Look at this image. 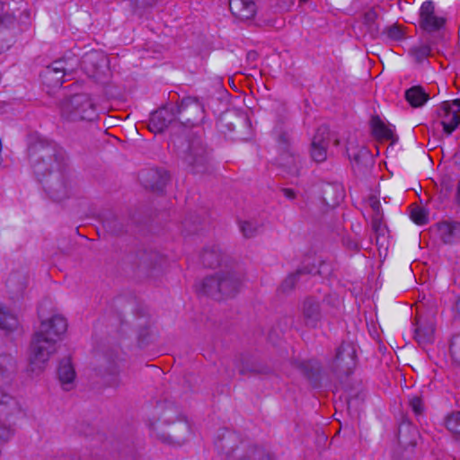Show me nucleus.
<instances>
[{
	"label": "nucleus",
	"mask_w": 460,
	"mask_h": 460,
	"mask_svg": "<svg viewBox=\"0 0 460 460\" xmlns=\"http://www.w3.org/2000/svg\"><path fill=\"white\" fill-rule=\"evenodd\" d=\"M66 329V320L60 314H53L41 320L30 345L28 366L30 372L39 375L46 369L49 358L58 350V342L62 339Z\"/></svg>",
	"instance_id": "1"
},
{
	"label": "nucleus",
	"mask_w": 460,
	"mask_h": 460,
	"mask_svg": "<svg viewBox=\"0 0 460 460\" xmlns=\"http://www.w3.org/2000/svg\"><path fill=\"white\" fill-rule=\"evenodd\" d=\"M242 284L240 274L226 270L204 279L200 290L216 300H222L234 296L240 291Z\"/></svg>",
	"instance_id": "2"
},
{
	"label": "nucleus",
	"mask_w": 460,
	"mask_h": 460,
	"mask_svg": "<svg viewBox=\"0 0 460 460\" xmlns=\"http://www.w3.org/2000/svg\"><path fill=\"white\" fill-rule=\"evenodd\" d=\"M62 116L68 120L92 119L94 115V106L85 94H77L63 102Z\"/></svg>",
	"instance_id": "3"
},
{
	"label": "nucleus",
	"mask_w": 460,
	"mask_h": 460,
	"mask_svg": "<svg viewBox=\"0 0 460 460\" xmlns=\"http://www.w3.org/2000/svg\"><path fill=\"white\" fill-rule=\"evenodd\" d=\"M13 366V358L9 355H0V411H12L18 407L15 397L10 393L11 377L9 369Z\"/></svg>",
	"instance_id": "4"
},
{
	"label": "nucleus",
	"mask_w": 460,
	"mask_h": 460,
	"mask_svg": "<svg viewBox=\"0 0 460 460\" xmlns=\"http://www.w3.org/2000/svg\"><path fill=\"white\" fill-rule=\"evenodd\" d=\"M155 416V422L150 424L153 434L164 442H174L172 435H167L164 432V426L172 424L178 420L179 413L177 408L172 404L159 406L156 409Z\"/></svg>",
	"instance_id": "5"
},
{
	"label": "nucleus",
	"mask_w": 460,
	"mask_h": 460,
	"mask_svg": "<svg viewBox=\"0 0 460 460\" xmlns=\"http://www.w3.org/2000/svg\"><path fill=\"white\" fill-rule=\"evenodd\" d=\"M184 160L194 172L199 173L206 171L208 154L200 137H194L190 140Z\"/></svg>",
	"instance_id": "6"
},
{
	"label": "nucleus",
	"mask_w": 460,
	"mask_h": 460,
	"mask_svg": "<svg viewBox=\"0 0 460 460\" xmlns=\"http://www.w3.org/2000/svg\"><path fill=\"white\" fill-rule=\"evenodd\" d=\"M438 118L443 131L452 134L460 124V99L444 102L438 111Z\"/></svg>",
	"instance_id": "7"
},
{
	"label": "nucleus",
	"mask_w": 460,
	"mask_h": 460,
	"mask_svg": "<svg viewBox=\"0 0 460 460\" xmlns=\"http://www.w3.org/2000/svg\"><path fill=\"white\" fill-rule=\"evenodd\" d=\"M420 26L426 31L432 32L440 30L446 20L435 10L432 1H425L420 8Z\"/></svg>",
	"instance_id": "8"
},
{
	"label": "nucleus",
	"mask_w": 460,
	"mask_h": 460,
	"mask_svg": "<svg viewBox=\"0 0 460 460\" xmlns=\"http://www.w3.org/2000/svg\"><path fill=\"white\" fill-rule=\"evenodd\" d=\"M180 108L171 106L164 107L155 111L150 118L148 128L154 133L163 132L171 123L176 119Z\"/></svg>",
	"instance_id": "9"
},
{
	"label": "nucleus",
	"mask_w": 460,
	"mask_h": 460,
	"mask_svg": "<svg viewBox=\"0 0 460 460\" xmlns=\"http://www.w3.org/2000/svg\"><path fill=\"white\" fill-rule=\"evenodd\" d=\"M66 75H67V69L64 60L54 61L41 73L43 82L53 88L60 87L65 82Z\"/></svg>",
	"instance_id": "10"
},
{
	"label": "nucleus",
	"mask_w": 460,
	"mask_h": 460,
	"mask_svg": "<svg viewBox=\"0 0 460 460\" xmlns=\"http://www.w3.org/2000/svg\"><path fill=\"white\" fill-rule=\"evenodd\" d=\"M335 364L341 371L349 373L356 366V348L354 344L342 343L336 353Z\"/></svg>",
	"instance_id": "11"
},
{
	"label": "nucleus",
	"mask_w": 460,
	"mask_h": 460,
	"mask_svg": "<svg viewBox=\"0 0 460 460\" xmlns=\"http://www.w3.org/2000/svg\"><path fill=\"white\" fill-rule=\"evenodd\" d=\"M328 135L327 127L322 126L313 137L310 152L312 158L317 163L323 162L327 157Z\"/></svg>",
	"instance_id": "12"
},
{
	"label": "nucleus",
	"mask_w": 460,
	"mask_h": 460,
	"mask_svg": "<svg viewBox=\"0 0 460 460\" xmlns=\"http://www.w3.org/2000/svg\"><path fill=\"white\" fill-rule=\"evenodd\" d=\"M58 376L64 390L70 391L75 387L76 374L69 358H66L60 361Z\"/></svg>",
	"instance_id": "13"
},
{
	"label": "nucleus",
	"mask_w": 460,
	"mask_h": 460,
	"mask_svg": "<svg viewBox=\"0 0 460 460\" xmlns=\"http://www.w3.org/2000/svg\"><path fill=\"white\" fill-rule=\"evenodd\" d=\"M231 13L241 20L252 19L256 13L255 3L252 0H230Z\"/></svg>",
	"instance_id": "14"
},
{
	"label": "nucleus",
	"mask_w": 460,
	"mask_h": 460,
	"mask_svg": "<svg viewBox=\"0 0 460 460\" xmlns=\"http://www.w3.org/2000/svg\"><path fill=\"white\" fill-rule=\"evenodd\" d=\"M440 238L446 243H451L460 239V223L442 222L438 225Z\"/></svg>",
	"instance_id": "15"
},
{
	"label": "nucleus",
	"mask_w": 460,
	"mask_h": 460,
	"mask_svg": "<svg viewBox=\"0 0 460 460\" xmlns=\"http://www.w3.org/2000/svg\"><path fill=\"white\" fill-rule=\"evenodd\" d=\"M281 153L279 156V164L288 169L291 173L297 172L298 157L289 149V146L285 139L282 143Z\"/></svg>",
	"instance_id": "16"
},
{
	"label": "nucleus",
	"mask_w": 460,
	"mask_h": 460,
	"mask_svg": "<svg viewBox=\"0 0 460 460\" xmlns=\"http://www.w3.org/2000/svg\"><path fill=\"white\" fill-rule=\"evenodd\" d=\"M303 315L307 325H314L320 316V308L317 301L308 298L303 305Z\"/></svg>",
	"instance_id": "17"
},
{
	"label": "nucleus",
	"mask_w": 460,
	"mask_h": 460,
	"mask_svg": "<svg viewBox=\"0 0 460 460\" xmlns=\"http://www.w3.org/2000/svg\"><path fill=\"white\" fill-rule=\"evenodd\" d=\"M407 102L415 108L421 107L429 99V94L420 86H413L405 92Z\"/></svg>",
	"instance_id": "18"
},
{
	"label": "nucleus",
	"mask_w": 460,
	"mask_h": 460,
	"mask_svg": "<svg viewBox=\"0 0 460 460\" xmlns=\"http://www.w3.org/2000/svg\"><path fill=\"white\" fill-rule=\"evenodd\" d=\"M223 255L218 246L206 248L201 255L202 263L206 267L214 268L221 264Z\"/></svg>",
	"instance_id": "19"
},
{
	"label": "nucleus",
	"mask_w": 460,
	"mask_h": 460,
	"mask_svg": "<svg viewBox=\"0 0 460 460\" xmlns=\"http://www.w3.org/2000/svg\"><path fill=\"white\" fill-rule=\"evenodd\" d=\"M17 317L8 310L0 307V328L8 332L13 331L18 327Z\"/></svg>",
	"instance_id": "20"
},
{
	"label": "nucleus",
	"mask_w": 460,
	"mask_h": 460,
	"mask_svg": "<svg viewBox=\"0 0 460 460\" xmlns=\"http://www.w3.org/2000/svg\"><path fill=\"white\" fill-rule=\"evenodd\" d=\"M372 129L374 135L378 138L390 139L394 135L393 130L378 118L372 119Z\"/></svg>",
	"instance_id": "21"
},
{
	"label": "nucleus",
	"mask_w": 460,
	"mask_h": 460,
	"mask_svg": "<svg viewBox=\"0 0 460 460\" xmlns=\"http://www.w3.org/2000/svg\"><path fill=\"white\" fill-rule=\"evenodd\" d=\"M446 426L451 433L460 435V411L449 415Z\"/></svg>",
	"instance_id": "22"
},
{
	"label": "nucleus",
	"mask_w": 460,
	"mask_h": 460,
	"mask_svg": "<svg viewBox=\"0 0 460 460\" xmlns=\"http://www.w3.org/2000/svg\"><path fill=\"white\" fill-rule=\"evenodd\" d=\"M449 349L452 360L460 366V333L453 336Z\"/></svg>",
	"instance_id": "23"
},
{
	"label": "nucleus",
	"mask_w": 460,
	"mask_h": 460,
	"mask_svg": "<svg viewBox=\"0 0 460 460\" xmlns=\"http://www.w3.org/2000/svg\"><path fill=\"white\" fill-rule=\"evenodd\" d=\"M15 22V17L5 9L4 3L0 1V24L5 27L12 26Z\"/></svg>",
	"instance_id": "24"
},
{
	"label": "nucleus",
	"mask_w": 460,
	"mask_h": 460,
	"mask_svg": "<svg viewBox=\"0 0 460 460\" xmlns=\"http://www.w3.org/2000/svg\"><path fill=\"white\" fill-rule=\"evenodd\" d=\"M411 218L418 225H424L427 223V215L425 210L419 206H414L411 209Z\"/></svg>",
	"instance_id": "25"
},
{
	"label": "nucleus",
	"mask_w": 460,
	"mask_h": 460,
	"mask_svg": "<svg viewBox=\"0 0 460 460\" xmlns=\"http://www.w3.org/2000/svg\"><path fill=\"white\" fill-rule=\"evenodd\" d=\"M430 48L428 45H420L411 49V54L418 61H421L430 54Z\"/></svg>",
	"instance_id": "26"
},
{
	"label": "nucleus",
	"mask_w": 460,
	"mask_h": 460,
	"mask_svg": "<svg viewBox=\"0 0 460 460\" xmlns=\"http://www.w3.org/2000/svg\"><path fill=\"white\" fill-rule=\"evenodd\" d=\"M240 229L243 235L247 238L252 237L257 232V226L255 224L250 221H244L241 223Z\"/></svg>",
	"instance_id": "27"
},
{
	"label": "nucleus",
	"mask_w": 460,
	"mask_h": 460,
	"mask_svg": "<svg viewBox=\"0 0 460 460\" xmlns=\"http://www.w3.org/2000/svg\"><path fill=\"white\" fill-rule=\"evenodd\" d=\"M387 37L391 40H398L403 37L402 29L398 26H391L385 30Z\"/></svg>",
	"instance_id": "28"
},
{
	"label": "nucleus",
	"mask_w": 460,
	"mask_h": 460,
	"mask_svg": "<svg viewBox=\"0 0 460 460\" xmlns=\"http://www.w3.org/2000/svg\"><path fill=\"white\" fill-rule=\"evenodd\" d=\"M410 406L416 414H421L423 412V402L420 397H412L410 400Z\"/></svg>",
	"instance_id": "29"
},
{
	"label": "nucleus",
	"mask_w": 460,
	"mask_h": 460,
	"mask_svg": "<svg viewBox=\"0 0 460 460\" xmlns=\"http://www.w3.org/2000/svg\"><path fill=\"white\" fill-rule=\"evenodd\" d=\"M373 209L376 212V215L374 217L372 221V226L375 229V231H378L381 226V217L378 215L380 203L378 201H375L372 205Z\"/></svg>",
	"instance_id": "30"
},
{
	"label": "nucleus",
	"mask_w": 460,
	"mask_h": 460,
	"mask_svg": "<svg viewBox=\"0 0 460 460\" xmlns=\"http://www.w3.org/2000/svg\"><path fill=\"white\" fill-rule=\"evenodd\" d=\"M13 435L12 430L4 426L0 427V446L8 441Z\"/></svg>",
	"instance_id": "31"
},
{
	"label": "nucleus",
	"mask_w": 460,
	"mask_h": 460,
	"mask_svg": "<svg viewBox=\"0 0 460 460\" xmlns=\"http://www.w3.org/2000/svg\"><path fill=\"white\" fill-rule=\"evenodd\" d=\"M30 152H31V155H36L37 153H40V157L43 158L44 156L49 155V148H46V147L40 146L39 148L38 146H31L30 148Z\"/></svg>",
	"instance_id": "32"
},
{
	"label": "nucleus",
	"mask_w": 460,
	"mask_h": 460,
	"mask_svg": "<svg viewBox=\"0 0 460 460\" xmlns=\"http://www.w3.org/2000/svg\"><path fill=\"white\" fill-rule=\"evenodd\" d=\"M33 167L37 175H44L49 171V167L42 168L40 164H35Z\"/></svg>",
	"instance_id": "33"
},
{
	"label": "nucleus",
	"mask_w": 460,
	"mask_h": 460,
	"mask_svg": "<svg viewBox=\"0 0 460 460\" xmlns=\"http://www.w3.org/2000/svg\"><path fill=\"white\" fill-rule=\"evenodd\" d=\"M283 194L288 199H294L296 198V193L292 189H284Z\"/></svg>",
	"instance_id": "34"
},
{
	"label": "nucleus",
	"mask_w": 460,
	"mask_h": 460,
	"mask_svg": "<svg viewBox=\"0 0 460 460\" xmlns=\"http://www.w3.org/2000/svg\"><path fill=\"white\" fill-rule=\"evenodd\" d=\"M454 311L455 315L460 319V298L456 301Z\"/></svg>",
	"instance_id": "35"
},
{
	"label": "nucleus",
	"mask_w": 460,
	"mask_h": 460,
	"mask_svg": "<svg viewBox=\"0 0 460 460\" xmlns=\"http://www.w3.org/2000/svg\"><path fill=\"white\" fill-rule=\"evenodd\" d=\"M258 460H273L270 456H265L261 452L258 453Z\"/></svg>",
	"instance_id": "36"
},
{
	"label": "nucleus",
	"mask_w": 460,
	"mask_h": 460,
	"mask_svg": "<svg viewBox=\"0 0 460 460\" xmlns=\"http://www.w3.org/2000/svg\"><path fill=\"white\" fill-rule=\"evenodd\" d=\"M456 201L460 205V181H458L456 188Z\"/></svg>",
	"instance_id": "37"
},
{
	"label": "nucleus",
	"mask_w": 460,
	"mask_h": 460,
	"mask_svg": "<svg viewBox=\"0 0 460 460\" xmlns=\"http://www.w3.org/2000/svg\"><path fill=\"white\" fill-rule=\"evenodd\" d=\"M173 437H174L175 442H177V443H181V442H183L185 440V438H182L178 437L176 435H173Z\"/></svg>",
	"instance_id": "38"
},
{
	"label": "nucleus",
	"mask_w": 460,
	"mask_h": 460,
	"mask_svg": "<svg viewBox=\"0 0 460 460\" xmlns=\"http://www.w3.org/2000/svg\"><path fill=\"white\" fill-rule=\"evenodd\" d=\"M181 427H182L185 430L189 431V425H188L186 422L181 423Z\"/></svg>",
	"instance_id": "39"
},
{
	"label": "nucleus",
	"mask_w": 460,
	"mask_h": 460,
	"mask_svg": "<svg viewBox=\"0 0 460 460\" xmlns=\"http://www.w3.org/2000/svg\"><path fill=\"white\" fill-rule=\"evenodd\" d=\"M307 0H301V2H306Z\"/></svg>",
	"instance_id": "40"
}]
</instances>
